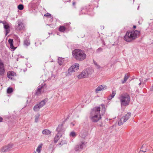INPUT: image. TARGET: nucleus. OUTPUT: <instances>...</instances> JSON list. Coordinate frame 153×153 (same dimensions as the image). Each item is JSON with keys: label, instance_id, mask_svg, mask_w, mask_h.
Here are the masks:
<instances>
[{"label": "nucleus", "instance_id": "nucleus-1", "mask_svg": "<svg viewBox=\"0 0 153 153\" xmlns=\"http://www.w3.org/2000/svg\"><path fill=\"white\" fill-rule=\"evenodd\" d=\"M100 107H96L91 110L90 118L92 122H96L101 119V115L100 114Z\"/></svg>", "mask_w": 153, "mask_h": 153}, {"label": "nucleus", "instance_id": "nucleus-2", "mask_svg": "<svg viewBox=\"0 0 153 153\" xmlns=\"http://www.w3.org/2000/svg\"><path fill=\"white\" fill-rule=\"evenodd\" d=\"M140 33L139 31L137 30L128 31L124 36V39L126 42H130L137 38Z\"/></svg>", "mask_w": 153, "mask_h": 153}, {"label": "nucleus", "instance_id": "nucleus-3", "mask_svg": "<svg viewBox=\"0 0 153 153\" xmlns=\"http://www.w3.org/2000/svg\"><path fill=\"white\" fill-rule=\"evenodd\" d=\"M73 57L78 61H82L85 59L87 55L85 51L81 49H75L72 52Z\"/></svg>", "mask_w": 153, "mask_h": 153}, {"label": "nucleus", "instance_id": "nucleus-4", "mask_svg": "<svg viewBox=\"0 0 153 153\" xmlns=\"http://www.w3.org/2000/svg\"><path fill=\"white\" fill-rule=\"evenodd\" d=\"M130 98L129 95L127 93H123L120 95L119 99L120 101L121 106L128 105L130 102Z\"/></svg>", "mask_w": 153, "mask_h": 153}, {"label": "nucleus", "instance_id": "nucleus-5", "mask_svg": "<svg viewBox=\"0 0 153 153\" xmlns=\"http://www.w3.org/2000/svg\"><path fill=\"white\" fill-rule=\"evenodd\" d=\"M79 65L78 63H75L73 65L70 67L67 72H66L67 76H70L73 72H74L79 69Z\"/></svg>", "mask_w": 153, "mask_h": 153}, {"label": "nucleus", "instance_id": "nucleus-6", "mask_svg": "<svg viewBox=\"0 0 153 153\" xmlns=\"http://www.w3.org/2000/svg\"><path fill=\"white\" fill-rule=\"evenodd\" d=\"M131 114L130 112H128L126 114L125 116L121 118L120 120L118 122V125L119 126L122 125L123 123L126 122L130 117Z\"/></svg>", "mask_w": 153, "mask_h": 153}, {"label": "nucleus", "instance_id": "nucleus-7", "mask_svg": "<svg viewBox=\"0 0 153 153\" xmlns=\"http://www.w3.org/2000/svg\"><path fill=\"white\" fill-rule=\"evenodd\" d=\"M45 85V84H44V85H42V86H39L36 91L35 94L38 96L40 95L41 93H43L45 91V89L46 88Z\"/></svg>", "mask_w": 153, "mask_h": 153}, {"label": "nucleus", "instance_id": "nucleus-8", "mask_svg": "<svg viewBox=\"0 0 153 153\" xmlns=\"http://www.w3.org/2000/svg\"><path fill=\"white\" fill-rule=\"evenodd\" d=\"M85 143L83 142H81L79 144L76 145L75 147V150L76 151H80L85 146Z\"/></svg>", "mask_w": 153, "mask_h": 153}, {"label": "nucleus", "instance_id": "nucleus-9", "mask_svg": "<svg viewBox=\"0 0 153 153\" xmlns=\"http://www.w3.org/2000/svg\"><path fill=\"white\" fill-rule=\"evenodd\" d=\"M13 146V144H10L7 146L3 147L1 149L2 152H8L11 150Z\"/></svg>", "mask_w": 153, "mask_h": 153}, {"label": "nucleus", "instance_id": "nucleus-10", "mask_svg": "<svg viewBox=\"0 0 153 153\" xmlns=\"http://www.w3.org/2000/svg\"><path fill=\"white\" fill-rule=\"evenodd\" d=\"M24 26L23 24L21 22H19L18 25L16 26V29L17 30L20 31L23 29Z\"/></svg>", "mask_w": 153, "mask_h": 153}, {"label": "nucleus", "instance_id": "nucleus-11", "mask_svg": "<svg viewBox=\"0 0 153 153\" xmlns=\"http://www.w3.org/2000/svg\"><path fill=\"white\" fill-rule=\"evenodd\" d=\"M5 70L4 64L0 60V75L4 76V74Z\"/></svg>", "mask_w": 153, "mask_h": 153}, {"label": "nucleus", "instance_id": "nucleus-12", "mask_svg": "<svg viewBox=\"0 0 153 153\" xmlns=\"http://www.w3.org/2000/svg\"><path fill=\"white\" fill-rule=\"evenodd\" d=\"M3 25L4 27L5 30V35L6 36L10 32V26L8 23L6 21L5 22V23Z\"/></svg>", "mask_w": 153, "mask_h": 153}, {"label": "nucleus", "instance_id": "nucleus-13", "mask_svg": "<svg viewBox=\"0 0 153 153\" xmlns=\"http://www.w3.org/2000/svg\"><path fill=\"white\" fill-rule=\"evenodd\" d=\"M107 87L104 85H101L99 86L95 89V92L96 93H98L99 91H101L103 89H106Z\"/></svg>", "mask_w": 153, "mask_h": 153}, {"label": "nucleus", "instance_id": "nucleus-14", "mask_svg": "<svg viewBox=\"0 0 153 153\" xmlns=\"http://www.w3.org/2000/svg\"><path fill=\"white\" fill-rule=\"evenodd\" d=\"M16 76V73L13 71H10L8 72L7 74V77L10 79H12L13 76Z\"/></svg>", "mask_w": 153, "mask_h": 153}, {"label": "nucleus", "instance_id": "nucleus-15", "mask_svg": "<svg viewBox=\"0 0 153 153\" xmlns=\"http://www.w3.org/2000/svg\"><path fill=\"white\" fill-rule=\"evenodd\" d=\"M62 133L58 132L54 138V142L55 143H57L60 138L62 136Z\"/></svg>", "mask_w": 153, "mask_h": 153}, {"label": "nucleus", "instance_id": "nucleus-16", "mask_svg": "<svg viewBox=\"0 0 153 153\" xmlns=\"http://www.w3.org/2000/svg\"><path fill=\"white\" fill-rule=\"evenodd\" d=\"M51 131H50L48 129H46L43 130L42 133L43 134H45L47 135H51Z\"/></svg>", "mask_w": 153, "mask_h": 153}, {"label": "nucleus", "instance_id": "nucleus-17", "mask_svg": "<svg viewBox=\"0 0 153 153\" xmlns=\"http://www.w3.org/2000/svg\"><path fill=\"white\" fill-rule=\"evenodd\" d=\"M8 42L9 44L10 45V48L13 50H15L16 49V48L14 47L13 45V39H9L8 40Z\"/></svg>", "mask_w": 153, "mask_h": 153}, {"label": "nucleus", "instance_id": "nucleus-18", "mask_svg": "<svg viewBox=\"0 0 153 153\" xmlns=\"http://www.w3.org/2000/svg\"><path fill=\"white\" fill-rule=\"evenodd\" d=\"M47 101V100L45 99L39 103L38 104L40 108H42L45 104L46 102Z\"/></svg>", "mask_w": 153, "mask_h": 153}, {"label": "nucleus", "instance_id": "nucleus-19", "mask_svg": "<svg viewBox=\"0 0 153 153\" xmlns=\"http://www.w3.org/2000/svg\"><path fill=\"white\" fill-rule=\"evenodd\" d=\"M86 74L84 73L83 71L78 76V77L79 79H82L86 77Z\"/></svg>", "mask_w": 153, "mask_h": 153}, {"label": "nucleus", "instance_id": "nucleus-20", "mask_svg": "<svg viewBox=\"0 0 153 153\" xmlns=\"http://www.w3.org/2000/svg\"><path fill=\"white\" fill-rule=\"evenodd\" d=\"M87 132L85 130H82L80 132L79 135L83 138H85L87 135Z\"/></svg>", "mask_w": 153, "mask_h": 153}, {"label": "nucleus", "instance_id": "nucleus-21", "mask_svg": "<svg viewBox=\"0 0 153 153\" xmlns=\"http://www.w3.org/2000/svg\"><path fill=\"white\" fill-rule=\"evenodd\" d=\"M63 125H59L58 127H57L56 128V130L58 131V132H59V133H61V132L62 131L63 129Z\"/></svg>", "mask_w": 153, "mask_h": 153}, {"label": "nucleus", "instance_id": "nucleus-22", "mask_svg": "<svg viewBox=\"0 0 153 153\" xmlns=\"http://www.w3.org/2000/svg\"><path fill=\"white\" fill-rule=\"evenodd\" d=\"M41 108L38 104H36L33 107V110L35 111H38Z\"/></svg>", "mask_w": 153, "mask_h": 153}, {"label": "nucleus", "instance_id": "nucleus-23", "mask_svg": "<svg viewBox=\"0 0 153 153\" xmlns=\"http://www.w3.org/2000/svg\"><path fill=\"white\" fill-rule=\"evenodd\" d=\"M85 70L87 71V74H88L89 76L91 75L93 71L92 69L90 68L86 69H85Z\"/></svg>", "mask_w": 153, "mask_h": 153}, {"label": "nucleus", "instance_id": "nucleus-24", "mask_svg": "<svg viewBox=\"0 0 153 153\" xmlns=\"http://www.w3.org/2000/svg\"><path fill=\"white\" fill-rule=\"evenodd\" d=\"M129 77V75L128 74H126L124 76V80L122 81V83L124 84L128 79Z\"/></svg>", "mask_w": 153, "mask_h": 153}, {"label": "nucleus", "instance_id": "nucleus-25", "mask_svg": "<svg viewBox=\"0 0 153 153\" xmlns=\"http://www.w3.org/2000/svg\"><path fill=\"white\" fill-rule=\"evenodd\" d=\"M64 62V60L62 58H59L58 59V62L60 65H62Z\"/></svg>", "mask_w": 153, "mask_h": 153}, {"label": "nucleus", "instance_id": "nucleus-26", "mask_svg": "<svg viewBox=\"0 0 153 153\" xmlns=\"http://www.w3.org/2000/svg\"><path fill=\"white\" fill-rule=\"evenodd\" d=\"M42 144L39 145L36 149V151L38 152V153H40V152L42 150Z\"/></svg>", "mask_w": 153, "mask_h": 153}, {"label": "nucleus", "instance_id": "nucleus-27", "mask_svg": "<svg viewBox=\"0 0 153 153\" xmlns=\"http://www.w3.org/2000/svg\"><path fill=\"white\" fill-rule=\"evenodd\" d=\"M66 29L65 27L64 26H61L59 27V30L60 32H63Z\"/></svg>", "mask_w": 153, "mask_h": 153}, {"label": "nucleus", "instance_id": "nucleus-28", "mask_svg": "<svg viewBox=\"0 0 153 153\" xmlns=\"http://www.w3.org/2000/svg\"><path fill=\"white\" fill-rule=\"evenodd\" d=\"M142 79H140L139 80H137V83H138V85L139 86H140L141 84H144V82L142 81Z\"/></svg>", "mask_w": 153, "mask_h": 153}, {"label": "nucleus", "instance_id": "nucleus-29", "mask_svg": "<svg viewBox=\"0 0 153 153\" xmlns=\"http://www.w3.org/2000/svg\"><path fill=\"white\" fill-rule=\"evenodd\" d=\"M30 42L29 40L26 39L24 41V44L27 46H28L30 45Z\"/></svg>", "mask_w": 153, "mask_h": 153}, {"label": "nucleus", "instance_id": "nucleus-30", "mask_svg": "<svg viewBox=\"0 0 153 153\" xmlns=\"http://www.w3.org/2000/svg\"><path fill=\"white\" fill-rule=\"evenodd\" d=\"M40 117V114H37L35 116V122L37 123L38 121L39 118Z\"/></svg>", "mask_w": 153, "mask_h": 153}, {"label": "nucleus", "instance_id": "nucleus-31", "mask_svg": "<svg viewBox=\"0 0 153 153\" xmlns=\"http://www.w3.org/2000/svg\"><path fill=\"white\" fill-rule=\"evenodd\" d=\"M13 91V89L12 88H8L7 90V92L8 94H10Z\"/></svg>", "mask_w": 153, "mask_h": 153}, {"label": "nucleus", "instance_id": "nucleus-32", "mask_svg": "<svg viewBox=\"0 0 153 153\" xmlns=\"http://www.w3.org/2000/svg\"><path fill=\"white\" fill-rule=\"evenodd\" d=\"M93 63L95 65V67L97 69H99L100 68V66L97 64L94 60H93Z\"/></svg>", "mask_w": 153, "mask_h": 153}, {"label": "nucleus", "instance_id": "nucleus-33", "mask_svg": "<svg viewBox=\"0 0 153 153\" xmlns=\"http://www.w3.org/2000/svg\"><path fill=\"white\" fill-rule=\"evenodd\" d=\"M18 8L19 10H22L24 8V6L22 4H20L18 6Z\"/></svg>", "mask_w": 153, "mask_h": 153}, {"label": "nucleus", "instance_id": "nucleus-34", "mask_svg": "<svg viewBox=\"0 0 153 153\" xmlns=\"http://www.w3.org/2000/svg\"><path fill=\"white\" fill-rule=\"evenodd\" d=\"M70 135L72 137H75L76 136V134L75 132L72 131L70 133Z\"/></svg>", "mask_w": 153, "mask_h": 153}, {"label": "nucleus", "instance_id": "nucleus-35", "mask_svg": "<svg viewBox=\"0 0 153 153\" xmlns=\"http://www.w3.org/2000/svg\"><path fill=\"white\" fill-rule=\"evenodd\" d=\"M116 94V91H113L112 92V94H111V96L113 98L114 97Z\"/></svg>", "mask_w": 153, "mask_h": 153}, {"label": "nucleus", "instance_id": "nucleus-36", "mask_svg": "<svg viewBox=\"0 0 153 153\" xmlns=\"http://www.w3.org/2000/svg\"><path fill=\"white\" fill-rule=\"evenodd\" d=\"M101 106H102V111H103V113H104L105 110V106L104 105L102 104Z\"/></svg>", "mask_w": 153, "mask_h": 153}, {"label": "nucleus", "instance_id": "nucleus-37", "mask_svg": "<svg viewBox=\"0 0 153 153\" xmlns=\"http://www.w3.org/2000/svg\"><path fill=\"white\" fill-rule=\"evenodd\" d=\"M44 16L47 17H51V14L49 13H47L45 14Z\"/></svg>", "mask_w": 153, "mask_h": 153}, {"label": "nucleus", "instance_id": "nucleus-38", "mask_svg": "<svg viewBox=\"0 0 153 153\" xmlns=\"http://www.w3.org/2000/svg\"><path fill=\"white\" fill-rule=\"evenodd\" d=\"M143 21V19L142 18H140L139 19V21L138 22V23L139 25L141 24Z\"/></svg>", "mask_w": 153, "mask_h": 153}, {"label": "nucleus", "instance_id": "nucleus-39", "mask_svg": "<svg viewBox=\"0 0 153 153\" xmlns=\"http://www.w3.org/2000/svg\"><path fill=\"white\" fill-rule=\"evenodd\" d=\"M83 71L84 72V73H85V74H86L85 75H86V77L88 76H88V74H87V71H86V70H83Z\"/></svg>", "mask_w": 153, "mask_h": 153}, {"label": "nucleus", "instance_id": "nucleus-40", "mask_svg": "<svg viewBox=\"0 0 153 153\" xmlns=\"http://www.w3.org/2000/svg\"><path fill=\"white\" fill-rule=\"evenodd\" d=\"M102 49L101 48H98L97 50L98 52L102 51Z\"/></svg>", "mask_w": 153, "mask_h": 153}, {"label": "nucleus", "instance_id": "nucleus-41", "mask_svg": "<svg viewBox=\"0 0 153 153\" xmlns=\"http://www.w3.org/2000/svg\"><path fill=\"white\" fill-rule=\"evenodd\" d=\"M65 143H63V141H62L61 143H59L58 145H61V146H62Z\"/></svg>", "mask_w": 153, "mask_h": 153}, {"label": "nucleus", "instance_id": "nucleus-42", "mask_svg": "<svg viewBox=\"0 0 153 153\" xmlns=\"http://www.w3.org/2000/svg\"><path fill=\"white\" fill-rule=\"evenodd\" d=\"M113 98V97H112V96H111V95H110L108 97V100H111Z\"/></svg>", "mask_w": 153, "mask_h": 153}, {"label": "nucleus", "instance_id": "nucleus-43", "mask_svg": "<svg viewBox=\"0 0 153 153\" xmlns=\"http://www.w3.org/2000/svg\"><path fill=\"white\" fill-rule=\"evenodd\" d=\"M5 21H1L0 20V23H2L3 24H4V23H5Z\"/></svg>", "mask_w": 153, "mask_h": 153}, {"label": "nucleus", "instance_id": "nucleus-44", "mask_svg": "<svg viewBox=\"0 0 153 153\" xmlns=\"http://www.w3.org/2000/svg\"><path fill=\"white\" fill-rule=\"evenodd\" d=\"M2 120L3 118L1 117H0V122H2Z\"/></svg>", "mask_w": 153, "mask_h": 153}, {"label": "nucleus", "instance_id": "nucleus-45", "mask_svg": "<svg viewBox=\"0 0 153 153\" xmlns=\"http://www.w3.org/2000/svg\"><path fill=\"white\" fill-rule=\"evenodd\" d=\"M151 90L153 91V85H152V87L150 88Z\"/></svg>", "mask_w": 153, "mask_h": 153}, {"label": "nucleus", "instance_id": "nucleus-46", "mask_svg": "<svg viewBox=\"0 0 153 153\" xmlns=\"http://www.w3.org/2000/svg\"><path fill=\"white\" fill-rule=\"evenodd\" d=\"M133 28L135 29V28H136V26L135 25H134L133 26Z\"/></svg>", "mask_w": 153, "mask_h": 153}, {"label": "nucleus", "instance_id": "nucleus-47", "mask_svg": "<svg viewBox=\"0 0 153 153\" xmlns=\"http://www.w3.org/2000/svg\"><path fill=\"white\" fill-rule=\"evenodd\" d=\"M17 39L18 41H19V40H20L19 38H18V37H17Z\"/></svg>", "mask_w": 153, "mask_h": 153}, {"label": "nucleus", "instance_id": "nucleus-48", "mask_svg": "<svg viewBox=\"0 0 153 153\" xmlns=\"http://www.w3.org/2000/svg\"><path fill=\"white\" fill-rule=\"evenodd\" d=\"M76 4V3L75 2H73V4L74 5H75Z\"/></svg>", "mask_w": 153, "mask_h": 153}, {"label": "nucleus", "instance_id": "nucleus-49", "mask_svg": "<svg viewBox=\"0 0 153 153\" xmlns=\"http://www.w3.org/2000/svg\"><path fill=\"white\" fill-rule=\"evenodd\" d=\"M142 151L143 152H146V151H143V150H142Z\"/></svg>", "mask_w": 153, "mask_h": 153}, {"label": "nucleus", "instance_id": "nucleus-50", "mask_svg": "<svg viewBox=\"0 0 153 153\" xmlns=\"http://www.w3.org/2000/svg\"><path fill=\"white\" fill-rule=\"evenodd\" d=\"M144 146V145L142 146V147H143Z\"/></svg>", "mask_w": 153, "mask_h": 153}, {"label": "nucleus", "instance_id": "nucleus-51", "mask_svg": "<svg viewBox=\"0 0 153 153\" xmlns=\"http://www.w3.org/2000/svg\"><path fill=\"white\" fill-rule=\"evenodd\" d=\"M72 124V125L74 126V124Z\"/></svg>", "mask_w": 153, "mask_h": 153}, {"label": "nucleus", "instance_id": "nucleus-52", "mask_svg": "<svg viewBox=\"0 0 153 153\" xmlns=\"http://www.w3.org/2000/svg\"><path fill=\"white\" fill-rule=\"evenodd\" d=\"M34 153H36V152H34Z\"/></svg>", "mask_w": 153, "mask_h": 153}, {"label": "nucleus", "instance_id": "nucleus-53", "mask_svg": "<svg viewBox=\"0 0 153 153\" xmlns=\"http://www.w3.org/2000/svg\"><path fill=\"white\" fill-rule=\"evenodd\" d=\"M138 9H139V7H138Z\"/></svg>", "mask_w": 153, "mask_h": 153}]
</instances>
